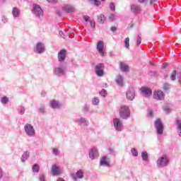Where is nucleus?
<instances>
[{"instance_id":"nucleus-1","label":"nucleus","mask_w":181,"mask_h":181,"mask_svg":"<svg viewBox=\"0 0 181 181\" xmlns=\"http://www.w3.org/2000/svg\"><path fill=\"white\" fill-rule=\"evenodd\" d=\"M119 115L122 119H127L131 117V110L127 105H122L119 110Z\"/></svg>"},{"instance_id":"nucleus-2","label":"nucleus","mask_w":181,"mask_h":181,"mask_svg":"<svg viewBox=\"0 0 181 181\" xmlns=\"http://www.w3.org/2000/svg\"><path fill=\"white\" fill-rule=\"evenodd\" d=\"M24 130L27 136H30V138H33V136L36 135L35 127H33V126L29 123L25 124Z\"/></svg>"},{"instance_id":"nucleus-3","label":"nucleus","mask_w":181,"mask_h":181,"mask_svg":"<svg viewBox=\"0 0 181 181\" xmlns=\"http://www.w3.org/2000/svg\"><path fill=\"white\" fill-rule=\"evenodd\" d=\"M32 12L37 18H39V19H43V10L40 5L36 4H33Z\"/></svg>"},{"instance_id":"nucleus-4","label":"nucleus","mask_w":181,"mask_h":181,"mask_svg":"<svg viewBox=\"0 0 181 181\" xmlns=\"http://www.w3.org/2000/svg\"><path fill=\"white\" fill-rule=\"evenodd\" d=\"M66 65L61 64L54 69L53 73L58 77H62V76H66Z\"/></svg>"},{"instance_id":"nucleus-5","label":"nucleus","mask_w":181,"mask_h":181,"mask_svg":"<svg viewBox=\"0 0 181 181\" xmlns=\"http://www.w3.org/2000/svg\"><path fill=\"white\" fill-rule=\"evenodd\" d=\"M169 165V158L168 156L163 155L157 160V167L158 168H165Z\"/></svg>"},{"instance_id":"nucleus-6","label":"nucleus","mask_w":181,"mask_h":181,"mask_svg":"<svg viewBox=\"0 0 181 181\" xmlns=\"http://www.w3.org/2000/svg\"><path fill=\"white\" fill-rule=\"evenodd\" d=\"M96 49L99 53V54L101 56V57H105L106 53L104 50V41L99 40L96 45Z\"/></svg>"},{"instance_id":"nucleus-7","label":"nucleus","mask_w":181,"mask_h":181,"mask_svg":"<svg viewBox=\"0 0 181 181\" xmlns=\"http://www.w3.org/2000/svg\"><path fill=\"white\" fill-rule=\"evenodd\" d=\"M104 63L98 64L95 66V73L98 77H103L104 76Z\"/></svg>"},{"instance_id":"nucleus-8","label":"nucleus","mask_w":181,"mask_h":181,"mask_svg":"<svg viewBox=\"0 0 181 181\" xmlns=\"http://www.w3.org/2000/svg\"><path fill=\"white\" fill-rule=\"evenodd\" d=\"M113 125L115 129L117 131V132H121V131H122L124 128L122 122L119 118L113 119Z\"/></svg>"},{"instance_id":"nucleus-9","label":"nucleus","mask_w":181,"mask_h":181,"mask_svg":"<svg viewBox=\"0 0 181 181\" xmlns=\"http://www.w3.org/2000/svg\"><path fill=\"white\" fill-rule=\"evenodd\" d=\"M155 127L157 129V134L158 135H162L163 134V124L160 119H157L155 121Z\"/></svg>"},{"instance_id":"nucleus-10","label":"nucleus","mask_w":181,"mask_h":181,"mask_svg":"<svg viewBox=\"0 0 181 181\" xmlns=\"http://www.w3.org/2000/svg\"><path fill=\"white\" fill-rule=\"evenodd\" d=\"M111 164V160L108 156H103L100 160V166H106L110 168Z\"/></svg>"},{"instance_id":"nucleus-11","label":"nucleus","mask_w":181,"mask_h":181,"mask_svg":"<svg viewBox=\"0 0 181 181\" xmlns=\"http://www.w3.org/2000/svg\"><path fill=\"white\" fill-rule=\"evenodd\" d=\"M45 44L42 42H38L35 49V53L38 54H42V53H45Z\"/></svg>"},{"instance_id":"nucleus-12","label":"nucleus","mask_w":181,"mask_h":181,"mask_svg":"<svg viewBox=\"0 0 181 181\" xmlns=\"http://www.w3.org/2000/svg\"><path fill=\"white\" fill-rule=\"evenodd\" d=\"M126 96L127 100L132 101V100L135 98V89H134L132 87H130L126 93Z\"/></svg>"},{"instance_id":"nucleus-13","label":"nucleus","mask_w":181,"mask_h":181,"mask_svg":"<svg viewBox=\"0 0 181 181\" xmlns=\"http://www.w3.org/2000/svg\"><path fill=\"white\" fill-rule=\"evenodd\" d=\"M154 100L162 101L165 99V94L162 90H156L153 94Z\"/></svg>"},{"instance_id":"nucleus-14","label":"nucleus","mask_w":181,"mask_h":181,"mask_svg":"<svg viewBox=\"0 0 181 181\" xmlns=\"http://www.w3.org/2000/svg\"><path fill=\"white\" fill-rule=\"evenodd\" d=\"M100 154L98 153V150L95 148H93L89 151V158L90 159H97Z\"/></svg>"},{"instance_id":"nucleus-15","label":"nucleus","mask_w":181,"mask_h":181,"mask_svg":"<svg viewBox=\"0 0 181 181\" xmlns=\"http://www.w3.org/2000/svg\"><path fill=\"white\" fill-rule=\"evenodd\" d=\"M67 53V51H66L65 49H61L58 53V60L60 62V63H62V62H64L66 60V54Z\"/></svg>"},{"instance_id":"nucleus-16","label":"nucleus","mask_w":181,"mask_h":181,"mask_svg":"<svg viewBox=\"0 0 181 181\" xmlns=\"http://www.w3.org/2000/svg\"><path fill=\"white\" fill-rule=\"evenodd\" d=\"M141 91L144 97H151V95H152V90H151L149 88L141 87Z\"/></svg>"},{"instance_id":"nucleus-17","label":"nucleus","mask_w":181,"mask_h":181,"mask_svg":"<svg viewBox=\"0 0 181 181\" xmlns=\"http://www.w3.org/2000/svg\"><path fill=\"white\" fill-rule=\"evenodd\" d=\"M73 180H77V179H83L84 177V173L83 170H78L76 173L71 175Z\"/></svg>"},{"instance_id":"nucleus-18","label":"nucleus","mask_w":181,"mask_h":181,"mask_svg":"<svg viewBox=\"0 0 181 181\" xmlns=\"http://www.w3.org/2000/svg\"><path fill=\"white\" fill-rule=\"evenodd\" d=\"M76 122L81 127H87L88 126V120L86 117H80L76 120Z\"/></svg>"},{"instance_id":"nucleus-19","label":"nucleus","mask_w":181,"mask_h":181,"mask_svg":"<svg viewBox=\"0 0 181 181\" xmlns=\"http://www.w3.org/2000/svg\"><path fill=\"white\" fill-rule=\"evenodd\" d=\"M63 11L66 12V13H71L72 12H74L75 8L74 6H73L71 4H66L62 7Z\"/></svg>"},{"instance_id":"nucleus-20","label":"nucleus","mask_w":181,"mask_h":181,"mask_svg":"<svg viewBox=\"0 0 181 181\" xmlns=\"http://www.w3.org/2000/svg\"><path fill=\"white\" fill-rule=\"evenodd\" d=\"M51 173L54 176H59L60 175V169L56 165H53L51 169Z\"/></svg>"},{"instance_id":"nucleus-21","label":"nucleus","mask_w":181,"mask_h":181,"mask_svg":"<svg viewBox=\"0 0 181 181\" xmlns=\"http://www.w3.org/2000/svg\"><path fill=\"white\" fill-rule=\"evenodd\" d=\"M116 83L117 86L122 87V86H124V76L118 75L116 78Z\"/></svg>"},{"instance_id":"nucleus-22","label":"nucleus","mask_w":181,"mask_h":181,"mask_svg":"<svg viewBox=\"0 0 181 181\" xmlns=\"http://www.w3.org/2000/svg\"><path fill=\"white\" fill-rule=\"evenodd\" d=\"M49 105H50L51 107L53 108V110L60 108V103H59V102H57L55 100H51L50 103H49Z\"/></svg>"},{"instance_id":"nucleus-23","label":"nucleus","mask_w":181,"mask_h":181,"mask_svg":"<svg viewBox=\"0 0 181 181\" xmlns=\"http://www.w3.org/2000/svg\"><path fill=\"white\" fill-rule=\"evenodd\" d=\"M175 125L177 127L178 135H179V136H181V119H176Z\"/></svg>"},{"instance_id":"nucleus-24","label":"nucleus","mask_w":181,"mask_h":181,"mask_svg":"<svg viewBox=\"0 0 181 181\" xmlns=\"http://www.w3.org/2000/svg\"><path fill=\"white\" fill-rule=\"evenodd\" d=\"M12 15L13 18H19V16L21 15V10H19V8L17 7L13 8Z\"/></svg>"},{"instance_id":"nucleus-25","label":"nucleus","mask_w":181,"mask_h":181,"mask_svg":"<svg viewBox=\"0 0 181 181\" xmlns=\"http://www.w3.org/2000/svg\"><path fill=\"white\" fill-rule=\"evenodd\" d=\"M120 70L122 71H129V66L124 62L120 63Z\"/></svg>"},{"instance_id":"nucleus-26","label":"nucleus","mask_w":181,"mask_h":181,"mask_svg":"<svg viewBox=\"0 0 181 181\" xmlns=\"http://www.w3.org/2000/svg\"><path fill=\"white\" fill-rule=\"evenodd\" d=\"M30 156V153L29 151H25L21 156V162H26L28 158Z\"/></svg>"},{"instance_id":"nucleus-27","label":"nucleus","mask_w":181,"mask_h":181,"mask_svg":"<svg viewBox=\"0 0 181 181\" xmlns=\"http://www.w3.org/2000/svg\"><path fill=\"white\" fill-rule=\"evenodd\" d=\"M105 21V16L103 14H100L98 16V22L100 23V25H103L104 22Z\"/></svg>"},{"instance_id":"nucleus-28","label":"nucleus","mask_w":181,"mask_h":181,"mask_svg":"<svg viewBox=\"0 0 181 181\" xmlns=\"http://www.w3.org/2000/svg\"><path fill=\"white\" fill-rule=\"evenodd\" d=\"M32 170L34 173H39L40 170V167L37 164H34L32 167Z\"/></svg>"},{"instance_id":"nucleus-29","label":"nucleus","mask_w":181,"mask_h":181,"mask_svg":"<svg viewBox=\"0 0 181 181\" xmlns=\"http://www.w3.org/2000/svg\"><path fill=\"white\" fill-rule=\"evenodd\" d=\"M141 158H142V160H143L144 162L148 161V159H149V156H148V152H146V151H143V152L141 153Z\"/></svg>"},{"instance_id":"nucleus-30","label":"nucleus","mask_w":181,"mask_h":181,"mask_svg":"<svg viewBox=\"0 0 181 181\" xmlns=\"http://www.w3.org/2000/svg\"><path fill=\"white\" fill-rule=\"evenodd\" d=\"M131 11L133 12V13H135V12H138V11H139V6L136 4H132Z\"/></svg>"},{"instance_id":"nucleus-31","label":"nucleus","mask_w":181,"mask_h":181,"mask_svg":"<svg viewBox=\"0 0 181 181\" xmlns=\"http://www.w3.org/2000/svg\"><path fill=\"white\" fill-rule=\"evenodd\" d=\"M103 2H104V1L105 0H101ZM90 2H93V4H94V5H95V6H100V5H101V1H98V0H90Z\"/></svg>"},{"instance_id":"nucleus-32","label":"nucleus","mask_w":181,"mask_h":181,"mask_svg":"<svg viewBox=\"0 0 181 181\" xmlns=\"http://www.w3.org/2000/svg\"><path fill=\"white\" fill-rule=\"evenodd\" d=\"M170 81H175L176 80V70H174L173 73L171 74L170 76Z\"/></svg>"},{"instance_id":"nucleus-33","label":"nucleus","mask_w":181,"mask_h":181,"mask_svg":"<svg viewBox=\"0 0 181 181\" xmlns=\"http://www.w3.org/2000/svg\"><path fill=\"white\" fill-rule=\"evenodd\" d=\"M25 107L21 106L18 109V114H20V115H23V114H25Z\"/></svg>"},{"instance_id":"nucleus-34","label":"nucleus","mask_w":181,"mask_h":181,"mask_svg":"<svg viewBox=\"0 0 181 181\" xmlns=\"http://www.w3.org/2000/svg\"><path fill=\"white\" fill-rule=\"evenodd\" d=\"M124 47L128 49L129 47V37H126L124 40Z\"/></svg>"},{"instance_id":"nucleus-35","label":"nucleus","mask_w":181,"mask_h":181,"mask_svg":"<svg viewBox=\"0 0 181 181\" xmlns=\"http://www.w3.org/2000/svg\"><path fill=\"white\" fill-rule=\"evenodd\" d=\"M8 101L9 99L6 96H4L1 99V102L2 104H6L7 103H8Z\"/></svg>"},{"instance_id":"nucleus-36","label":"nucleus","mask_w":181,"mask_h":181,"mask_svg":"<svg viewBox=\"0 0 181 181\" xmlns=\"http://www.w3.org/2000/svg\"><path fill=\"white\" fill-rule=\"evenodd\" d=\"M92 103L93 105H98V104H100V99H98V98H94Z\"/></svg>"},{"instance_id":"nucleus-37","label":"nucleus","mask_w":181,"mask_h":181,"mask_svg":"<svg viewBox=\"0 0 181 181\" xmlns=\"http://www.w3.org/2000/svg\"><path fill=\"white\" fill-rule=\"evenodd\" d=\"M136 42H137V46H139V45L142 42V35L141 34L138 35Z\"/></svg>"},{"instance_id":"nucleus-38","label":"nucleus","mask_w":181,"mask_h":181,"mask_svg":"<svg viewBox=\"0 0 181 181\" xmlns=\"http://www.w3.org/2000/svg\"><path fill=\"white\" fill-rule=\"evenodd\" d=\"M38 112H40V114H45V112H46V109L44 106H41L38 109Z\"/></svg>"},{"instance_id":"nucleus-39","label":"nucleus","mask_w":181,"mask_h":181,"mask_svg":"<svg viewBox=\"0 0 181 181\" xmlns=\"http://www.w3.org/2000/svg\"><path fill=\"white\" fill-rule=\"evenodd\" d=\"M40 181H46V175L45 174H40L39 176Z\"/></svg>"},{"instance_id":"nucleus-40","label":"nucleus","mask_w":181,"mask_h":181,"mask_svg":"<svg viewBox=\"0 0 181 181\" xmlns=\"http://www.w3.org/2000/svg\"><path fill=\"white\" fill-rule=\"evenodd\" d=\"M132 153L133 155V156H138V150H136V148H132Z\"/></svg>"},{"instance_id":"nucleus-41","label":"nucleus","mask_w":181,"mask_h":181,"mask_svg":"<svg viewBox=\"0 0 181 181\" xmlns=\"http://www.w3.org/2000/svg\"><path fill=\"white\" fill-rule=\"evenodd\" d=\"M52 153H54V155H60V151H59V149L57 148H53L52 150Z\"/></svg>"},{"instance_id":"nucleus-42","label":"nucleus","mask_w":181,"mask_h":181,"mask_svg":"<svg viewBox=\"0 0 181 181\" xmlns=\"http://www.w3.org/2000/svg\"><path fill=\"white\" fill-rule=\"evenodd\" d=\"M100 95H102V97H105V95H107V91L105 90V89H103L100 92Z\"/></svg>"},{"instance_id":"nucleus-43","label":"nucleus","mask_w":181,"mask_h":181,"mask_svg":"<svg viewBox=\"0 0 181 181\" xmlns=\"http://www.w3.org/2000/svg\"><path fill=\"white\" fill-rule=\"evenodd\" d=\"M109 19L112 21V22L113 21H115V14L114 13L110 14V16H109Z\"/></svg>"},{"instance_id":"nucleus-44","label":"nucleus","mask_w":181,"mask_h":181,"mask_svg":"<svg viewBox=\"0 0 181 181\" xmlns=\"http://www.w3.org/2000/svg\"><path fill=\"white\" fill-rule=\"evenodd\" d=\"M110 7L111 11H115V5L114 4V3H110Z\"/></svg>"},{"instance_id":"nucleus-45","label":"nucleus","mask_w":181,"mask_h":181,"mask_svg":"<svg viewBox=\"0 0 181 181\" xmlns=\"http://www.w3.org/2000/svg\"><path fill=\"white\" fill-rule=\"evenodd\" d=\"M83 18L84 19L85 22H88L90 21V16H83Z\"/></svg>"},{"instance_id":"nucleus-46","label":"nucleus","mask_w":181,"mask_h":181,"mask_svg":"<svg viewBox=\"0 0 181 181\" xmlns=\"http://www.w3.org/2000/svg\"><path fill=\"white\" fill-rule=\"evenodd\" d=\"M90 26L92 28H95V21L94 20L90 21Z\"/></svg>"},{"instance_id":"nucleus-47","label":"nucleus","mask_w":181,"mask_h":181,"mask_svg":"<svg viewBox=\"0 0 181 181\" xmlns=\"http://www.w3.org/2000/svg\"><path fill=\"white\" fill-rule=\"evenodd\" d=\"M1 21L4 22V23H6L8 22V18L3 16Z\"/></svg>"},{"instance_id":"nucleus-48","label":"nucleus","mask_w":181,"mask_h":181,"mask_svg":"<svg viewBox=\"0 0 181 181\" xmlns=\"http://www.w3.org/2000/svg\"><path fill=\"white\" fill-rule=\"evenodd\" d=\"M163 89L166 91L168 90H169V84L165 83L163 86Z\"/></svg>"},{"instance_id":"nucleus-49","label":"nucleus","mask_w":181,"mask_h":181,"mask_svg":"<svg viewBox=\"0 0 181 181\" xmlns=\"http://www.w3.org/2000/svg\"><path fill=\"white\" fill-rule=\"evenodd\" d=\"M59 35L61 37H63V39H64V33H63V31H59Z\"/></svg>"},{"instance_id":"nucleus-50","label":"nucleus","mask_w":181,"mask_h":181,"mask_svg":"<svg viewBox=\"0 0 181 181\" xmlns=\"http://www.w3.org/2000/svg\"><path fill=\"white\" fill-rule=\"evenodd\" d=\"M110 30H111V32H115V30H117V28L114 27V26L111 27Z\"/></svg>"},{"instance_id":"nucleus-51","label":"nucleus","mask_w":181,"mask_h":181,"mask_svg":"<svg viewBox=\"0 0 181 181\" xmlns=\"http://www.w3.org/2000/svg\"><path fill=\"white\" fill-rule=\"evenodd\" d=\"M2 176H3V174H2V168H1V167H0V180L2 179Z\"/></svg>"},{"instance_id":"nucleus-52","label":"nucleus","mask_w":181,"mask_h":181,"mask_svg":"<svg viewBox=\"0 0 181 181\" xmlns=\"http://www.w3.org/2000/svg\"><path fill=\"white\" fill-rule=\"evenodd\" d=\"M84 111H88V105H85L83 107Z\"/></svg>"},{"instance_id":"nucleus-53","label":"nucleus","mask_w":181,"mask_h":181,"mask_svg":"<svg viewBox=\"0 0 181 181\" xmlns=\"http://www.w3.org/2000/svg\"><path fill=\"white\" fill-rule=\"evenodd\" d=\"M42 97H45V95H46V92H45V90H42L41 93Z\"/></svg>"},{"instance_id":"nucleus-54","label":"nucleus","mask_w":181,"mask_h":181,"mask_svg":"<svg viewBox=\"0 0 181 181\" xmlns=\"http://www.w3.org/2000/svg\"><path fill=\"white\" fill-rule=\"evenodd\" d=\"M138 2H139V4H144L145 0H138Z\"/></svg>"},{"instance_id":"nucleus-55","label":"nucleus","mask_w":181,"mask_h":181,"mask_svg":"<svg viewBox=\"0 0 181 181\" xmlns=\"http://www.w3.org/2000/svg\"><path fill=\"white\" fill-rule=\"evenodd\" d=\"M49 4H53L54 2V0H47Z\"/></svg>"},{"instance_id":"nucleus-56","label":"nucleus","mask_w":181,"mask_h":181,"mask_svg":"<svg viewBox=\"0 0 181 181\" xmlns=\"http://www.w3.org/2000/svg\"><path fill=\"white\" fill-rule=\"evenodd\" d=\"M149 115L150 117H152V115H153V112H152V110H150Z\"/></svg>"},{"instance_id":"nucleus-57","label":"nucleus","mask_w":181,"mask_h":181,"mask_svg":"<svg viewBox=\"0 0 181 181\" xmlns=\"http://www.w3.org/2000/svg\"><path fill=\"white\" fill-rule=\"evenodd\" d=\"M163 110H164V111H169V108H168V107H163Z\"/></svg>"},{"instance_id":"nucleus-58","label":"nucleus","mask_w":181,"mask_h":181,"mask_svg":"<svg viewBox=\"0 0 181 181\" xmlns=\"http://www.w3.org/2000/svg\"><path fill=\"white\" fill-rule=\"evenodd\" d=\"M158 0H151V4H153V2H156Z\"/></svg>"},{"instance_id":"nucleus-59","label":"nucleus","mask_w":181,"mask_h":181,"mask_svg":"<svg viewBox=\"0 0 181 181\" xmlns=\"http://www.w3.org/2000/svg\"><path fill=\"white\" fill-rule=\"evenodd\" d=\"M57 181H64V180H58Z\"/></svg>"},{"instance_id":"nucleus-60","label":"nucleus","mask_w":181,"mask_h":181,"mask_svg":"<svg viewBox=\"0 0 181 181\" xmlns=\"http://www.w3.org/2000/svg\"><path fill=\"white\" fill-rule=\"evenodd\" d=\"M151 66H155V64L153 63H151Z\"/></svg>"},{"instance_id":"nucleus-61","label":"nucleus","mask_w":181,"mask_h":181,"mask_svg":"<svg viewBox=\"0 0 181 181\" xmlns=\"http://www.w3.org/2000/svg\"><path fill=\"white\" fill-rule=\"evenodd\" d=\"M3 2H5V1H6V0H1Z\"/></svg>"},{"instance_id":"nucleus-62","label":"nucleus","mask_w":181,"mask_h":181,"mask_svg":"<svg viewBox=\"0 0 181 181\" xmlns=\"http://www.w3.org/2000/svg\"><path fill=\"white\" fill-rule=\"evenodd\" d=\"M105 86H107V83H105Z\"/></svg>"}]
</instances>
